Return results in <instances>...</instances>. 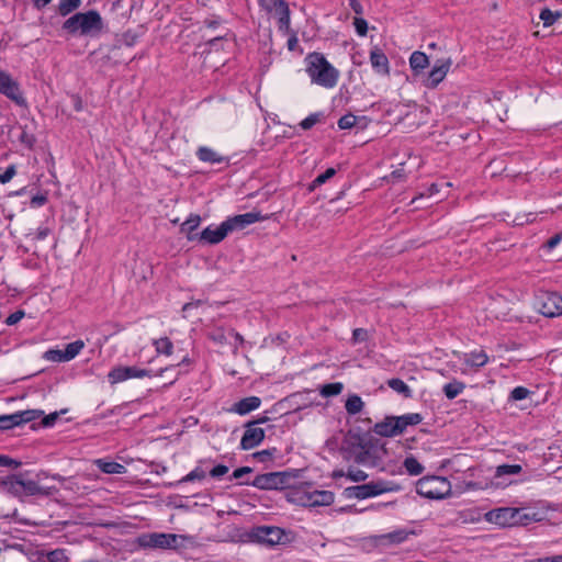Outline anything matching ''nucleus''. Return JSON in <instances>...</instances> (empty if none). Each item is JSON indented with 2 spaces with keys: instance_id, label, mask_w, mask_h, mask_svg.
I'll use <instances>...</instances> for the list:
<instances>
[{
  "instance_id": "obj_1",
  "label": "nucleus",
  "mask_w": 562,
  "mask_h": 562,
  "mask_svg": "<svg viewBox=\"0 0 562 562\" xmlns=\"http://www.w3.org/2000/svg\"><path fill=\"white\" fill-rule=\"evenodd\" d=\"M285 496L290 503L306 507L329 506L335 501V494L331 491L317 490L308 482L299 484L293 482Z\"/></svg>"
},
{
  "instance_id": "obj_2",
  "label": "nucleus",
  "mask_w": 562,
  "mask_h": 562,
  "mask_svg": "<svg viewBox=\"0 0 562 562\" xmlns=\"http://www.w3.org/2000/svg\"><path fill=\"white\" fill-rule=\"evenodd\" d=\"M304 61L306 64V72L313 83L325 88H333L336 86L339 72L322 53H310L305 57Z\"/></svg>"
},
{
  "instance_id": "obj_3",
  "label": "nucleus",
  "mask_w": 562,
  "mask_h": 562,
  "mask_svg": "<svg viewBox=\"0 0 562 562\" xmlns=\"http://www.w3.org/2000/svg\"><path fill=\"white\" fill-rule=\"evenodd\" d=\"M137 542L145 549L181 550L192 547L194 538L187 535L146 532L137 538Z\"/></svg>"
},
{
  "instance_id": "obj_4",
  "label": "nucleus",
  "mask_w": 562,
  "mask_h": 562,
  "mask_svg": "<svg viewBox=\"0 0 562 562\" xmlns=\"http://www.w3.org/2000/svg\"><path fill=\"white\" fill-rule=\"evenodd\" d=\"M102 29V18L100 13L94 10L85 13H76L63 24V30L69 34H79L82 36H95L101 33Z\"/></svg>"
},
{
  "instance_id": "obj_5",
  "label": "nucleus",
  "mask_w": 562,
  "mask_h": 562,
  "mask_svg": "<svg viewBox=\"0 0 562 562\" xmlns=\"http://www.w3.org/2000/svg\"><path fill=\"white\" fill-rule=\"evenodd\" d=\"M488 360V356L482 349H475L470 352L453 351L452 358L447 362V366L453 373L467 375L476 372Z\"/></svg>"
},
{
  "instance_id": "obj_6",
  "label": "nucleus",
  "mask_w": 562,
  "mask_h": 562,
  "mask_svg": "<svg viewBox=\"0 0 562 562\" xmlns=\"http://www.w3.org/2000/svg\"><path fill=\"white\" fill-rule=\"evenodd\" d=\"M416 492L427 498L442 499L451 494V483L443 476H424L416 483Z\"/></svg>"
},
{
  "instance_id": "obj_7",
  "label": "nucleus",
  "mask_w": 562,
  "mask_h": 562,
  "mask_svg": "<svg viewBox=\"0 0 562 562\" xmlns=\"http://www.w3.org/2000/svg\"><path fill=\"white\" fill-rule=\"evenodd\" d=\"M400 486L394 483H386L383 481L370 482L362 485L346 487L342 495L347 499L357 498L366 499L375 497L384 493L396 492Z\"/></svg>"
},
{
  "instance_id": "obj_8",
  "label": "nucleus",
  "mask_w": 562,
  "mask_h": 562,
  "mask_svg": "<svg viewBox=\"0 0 562 562\" xmlns=\"http://www.w3.org/2000/svg\"><path fill=\"white\" fill-rule=\"evenodd\" d=\"M295 479L292 472H270L257 475L252 485L260 490H288L290 491Z\"/></svg>"
},
{
  "instance_id": "obj_9",
  "label": "nucleus",
  "mask_w": 562,
  "mask_h": 562,
  "mask_svg": "<svg viewBox=\"0 0 562 562\" xmlns=\"http://www.w3.org/2000/svg\"><path fill=\"white\" fill-rule=\"evenodd\" d=\"M249 538L251 541L270 547L283 544L291 540L289 532L273 526L256 527L249 532Z\"/></svg>"
},
{
  "instance_id": "obj_10",
  "label": "nucleus",
  "mask_w": 562,
  "mask_h": 562,
  "mask_svg": "<svg viewBox=\"0 0 562 562\" xmlns=\"http://www.w3.org/2000/svg\"><path fill=\"white\" fill-rule=\"evenodd\" d=\"M535 306L547 317L560 316L562 315V296L554 292L540 293L536 299Z\"/></svg>"
},
{
  "instance_id": "obj_11",
  "label": "nucleus",
  "mask_w": 562,
  "mask_h": 562,
  "mask_svg": "<svg viewBox=\"0 0 562 562\" xmlns=\"http://www.w3.org/2000/svg\"><path fill=\"white\" fill-rule=\"evenodd\" d=\"M518 515V508L515 507H501L492 509L485 514L486 521L501 526L510 527L516 526V516Z\"/></svg>"
},
{
  "instance_id": "obj_12",
  "label": "nucleus",
  "mask_w": 562,
  "mask_h": 562,
  "mask_svg": "<svg viewBox=\"0 0 562 562\" xmlns=\"http://www.w3.org/2000/svg\"><path fill=\"white\" fill-rule=\"evenodd\" d=\"M150 371L146 369H142L138 367H124L119 366L114 367L108 378L111 383H121L131 379H143L145 376H149Z\"/></svg>"
},
{
  "instance_id": "obj_13",
  "label": "nucleus",
  "mask_w": 562,
  "mask_h": 562,
  "mask_svg": "<svg viewBox=\"0 0 562 562\" xmlns=\"http://www.w3.org/2000/svg\"><path fill=\"white\" fill-rule=\"evenodd\" d=\"M521 467L519 464H503L498 465L495 470L494 481L486 485V487L504 488L513 484L514 481L509 477L519 474Z\"/></svg>"
},
{
  "instance_id": "obj_14",
  "label": "nucleus",
  "mask_w": 562,
  "mask_h": 562,
  "mask_svg": "<svg viewBox=\"0 0 562 562\" xmlns=\"http://www.w3.org/2000/svg\"><path fill=\"white\" fill-rule=\"evenodd\" d=\"M267 216L261 215L259 212H249L245 214H239L235 216H231L226 218L224 222L228 229V233L244 229L245 227L266 220Z\"/></svg>"
},
{
  "instance_id": "obj_15",
  "label": "nucleus",
  "mask_w": 562,
  "mask_h": 562,
  "mask_svg": "<svg viewBox=\"0 0 562 562\" xmlns=\"http://www.w3.org/2000/svg\"><path fill=\"white\" fill-rule=\"evenodd\" d=\"M228 229L225 222L220 225H210L205 227L200 234L198 243L203 245H214L221 243L227 235Z\"/></svg>"
},
{
  "instance_id": "obj_16",
  "label": "nucleus",
  "mask_w": 562,
  "mask_h": 562,
  "mask_svg": "<svg viewBox=\"0 0 562 562\" xmlns=\"http://www.w3.org/2000/svg\"><path fill=\"white\" fill-rule=\"evenodd\" d=\"M0 92L14 101L16 104H21L23 102L19 83L3 70H0Z\"/></svg>"
},
{
  "instance_id": "obj_17",
  "label": "nucleus",
  "mask_w": 562,
  "mask_h": 562,
  "mask_svg": "<svg viewBox=\"0 0 562 562\" xmlns=\"http://www.w3.org/2000/svg\"><path fill=\"white\" fill-rule=\"evenodd\" d=\"M265 438V430L257 427L255 424H249L246 427L244 436L240 441L241 449L250 450L260 445Z\"/></svg>"
},
{
  "instance_id": "obj_18",
  "label": "nucleus",
  "mask_w": 562,
  "mask_h": 562,
  "mask_svg": "<svg viewBox=\"0 0 562 562\" xmlns=\"http://www.w3.org/2000/svg\"><path fill=\"white\" fill-rule=\"evenodd\" d=\"M451 65L450 59L438 60L437 64L429 71L427 78L425 79V86L428 88H435L446 77Z\"/></svg>"
},
{
  "instance_id": "obj_19",
  "label": "nucleus",
  "mask_w": 562,
  "mask_h": 562,
  "mask_svg": "<svg viewBox=\"0 0 562 562\" xmlns=\"http://www.w3.org/2000/svg\"><path fill=\"white\" fill-rule=\"evenodd\" d=\"M272 10H274L278 16L279 31L286 34L290 33V9L285 0H274L272 3Z\"/></svg>"
},
{
  "instance_id": "obj_20",
  "label": "nucleus",
  "mask_w": 562,
  "mask_h": 562,
  "mask_svg": "<svg viewBox=\"0 0 562 562\" xmlns=\"http://www.w3.org/2000/svg\"><path fill=\"white\" fill-rule=\"evenodd\" d=\"M370 61L373 70L382 76L390 75V63L387 56L379 47L374 46L370 52Z\"/></svg>"
},
{
  "instance_id": "obj_21",
  "label": "nucleus",
  "mask_w": 562,
  "mask_h": 562,
  "mask_svg": "<svg viewBox=\"0 0 562 562\" xmlns=\"http://www.w3.org/2000/svg\"><path fill=\"white\" fill-rule=\"evenodd\" d=\"M330 476L338 484H340L342 479L355 483L363 482L368 479V474L357 468H348L347 471H344L342 469H336L331 472Z\"/></svg>"
},
{
  "instance_id": "obj_22",
  "label": "nucleus",
  "mask_w": 562,
  "mask_h": 562,
  "mask_svg": "<svg viewBox=\"0 0 562 562\" xmlns=\"http://www.w3.org/2000/svg\"><path fill=\"white\" fill-rule=\"evenodd\" d=\"M395 429L398 435H402L408 426H416L423 422V416L419 413H408L401 416H391Z\"/></svg>"
},
{
  "instance_id": "obj_23",
  "label": "nucleus",
  "mask_w": 562,
  "mask_h": 562,
  "mask_svg": "<svg viewBox=\"0 0 562 562\" xmlns=\"http://www.w3.org/2000/svg\"><path fill=\"white\" fill-rule=\"evenodd\" d=\"M202 218L198 214H190L189 217L181 224L180 232L187 236L190 241H196L199 234L196 228L200 226Z\"/></svg>"
},
{
  "instance_id": "obj_24",
  "label": "nucleus",
  "mask_w": 562,
  "mask_h": 562,
  "mask_svg": "<svg viewBox=\"0 0 562 562\" xmlns=\"http://www.w3.org/2000/svg\"><path fill=\"white\" fill-rule=\"evenodd\" d=\"M260 398L257 396H249L246 398L240 400L239 402L235 403L232 412L238 414V415H246L255 409H257L260 406Z\"/></svg>"
},
{
  "instance_id": "obj_25",
  "label": "nucleus",
  "mask_w": 562,
  "mask_h": 562,
  "mask_svg": "<svg viewBox=\"0 0 562 562\" xmlns=\"http://www.w3.org/2000/svg\"><path fill=\"white\" fill-rule=\"evenodd\" d=\"M367 125H368V120L366 116L356 115L352 113H348V114L344 115L338 121V126L341 130H348V128H352V127L364 128Z\"/></svg>"
},
{
  "instance_id": "obj_26",
  "label": "nucleus",
  "mask_w": 562,
  "mask_h": 562,
  "mask_svg": "<svg viewBox=\"0 0 562 562\" xmlns=\"http://www.w3.org/2000/svg\"><path fill=\"white\" fill-rule=\"evenodd\" d=\"M2 485H10V490H15V486L22 487L29 495H34L38 492V485L33 481H22L14 476H10L8 480L1 481Z\"/></svg>"
},
{
  "instance_id": "obj_27",
  "label": "nucleus",
  "mask_w": 562,
  "mask_h": 562,
  "mask_svg": "<svg viewBox=\"0 0 562 562\" xmlns=\"http://www.w3.org/2000/svg\"><path fill=\"white\" fill-rule=\"evenodd\" d=\"M429 65L428 56L419 50L414 52L409 57V66L414 75L423 72Z\"/></svg>"
},
{
  "instance_id": "obj_28",
  "label": "nucleus",
  "mask_w": 562,
  "mask_h": 562,
  "mask_svg": "<svg viewBox=\"0 0 562 562\" xmlns=\"http://www.w3.org/2000/svg\"><path fill=\"white\" fill-rule=\"evenodd\" d=\"M196 156L201 161L209 164H221L225 160V158L220 153L206 146L199 147L196 150Z\"/></svg>"
},
{
  "instance_id": "obj_29",
  "label": "nucleus",
  "mask_w": 562,
  "mask_h": 562,
  "mask_svg": "<svg viewBox=\"0 0 562 562\" xmlns=\"http://www.w3.org/2000/svg\"><path fill=\"white\" fill-rule=\"evenodd\" d=\"M374 432L382 437L398 436L394 422L391 416L385 417L383 420L376 423L373 428Z\"/></svg>"
},
{
  "instance_id": "obj_30",
  "label": "nucleus",
  "mask_w": 562,
  "mask_h": 562,
  "mask_svg": "<svg viewBox=\"0 0 562 562\" xmlns=\"http://www.w3.org/2000/svg\"><path fill=\"white\" fill-rule=\"evenodd\" d=\"M132 10V4L128 0H114L111 7V13L115 15L117 20L127 19Z\"/></svg>"
},
{
  "instance_id": "obj_31",
  "label": "nucleus",
  "mask_w": 562,
  "mask_h": 562,
  "mask_svg": "<svg viewBox=\"0 0 562 562\" xmlns=\"http://www.w3.org/2000/svg\"><path fill=\"white\" fill-rule=\"evenodd\" d=\"M542 514L536 510L518 508V515L516 516L517 525H528L533 521H540Z\"/></svg>"
},
{
  "instance_id": "obj_32",
  "label": "nucleus",
  "mask_w": 562,
  "mask_h": 562,
  "mask_svg": "<svg viewBox=\"0 0 562 562\" xmlns=\"http://www.w3.org/2000/svg\"><path fill=\"white\" fill-rule=\"evenodd\" d=\"M465 389V384L458 380H452L443 386V393L449 400L459 396Z\"/></svg>"
},
{
  "instance_id": "obj_33",
  "label": "nucleus",
  "mask_w": 562,
  "mask_h": 562,
  "mask_svg": "<svg viewBox=\"0 0 562 562\" xmlns=\"http://www.w3.org/2000/svg\"><path fill=\"white\" fill-rule=\"evenodd\" d=\"M83 347H85V344L82 340H76L70 344H67L66 347L63 349L64 356H65L64 358L67 361L72 360L80 353V351L83 349Z\"/></svg>"
},
{
  "instance_id": "obj_34",
  "label": "nucleus",
  "mask_w": 562,
  "mask_h": 562,
  "mask_svg": "<svg viewBox=\"0 0 562 562\" xmlns=\"http://www.w3.org/2000/svg\"><path fill=\"white\" fill-rule=\"evenodd\" d=\"M561 16H562V12L552 11L549 8H543L540 11V15H539L544 27H549V26L553 25L557 22V20Z\"/></svg>"
},
{
  "instance_id": "obj_35",
  "label": "nucleus",
  "mask_w": 562,
  "mask_h": 562,
  "mask_svg": "<svg viewBox=\"0 0 562 562\" xmlns=\"http://www.w3.org/2000/svg\"><path fill=\"white\" fill-rule=\"evenodd\" d=\"M363 405H364V403L360 396L351 395L346 401V411L349 414L355 415L362 411Z\"/></svg>"
},
{
  "instance_id": "obj_36",
  "label": "nucleus",
  "mask_w": 562,
  "mask_h": 562,
  "mask_svg": "<svg viewBox=\"0 0 562 562\" xmlns=\"http://www.w3.org/2000/svg\"><path fill=\"white\" fill-rule=\"evenodd\" d=\"M81 4V0H59L58 12L60 15L66 16Z\"/></svg>"
},
{
  "instance_id": "obj_37",
  "label": "nucleus",
  "mask_w": 562,
  "mask_h": 562,
  "mask_svg": "<svg viewBox=\"0 0 562 562\" xmlns=\"http://www.w3.org/2000/svg\"><path fill=\"white\" fill-rule=\"evenodd\" d=\"M344 389L342 383L335 382V383H328L321 387V394L325 397L335 396L341 393Z\"/></svg>"
},
{
  "instance_id": "obj_38",
  "label": "nucleus",
  "mask_w": 562,
  "mask_h": 562,
  "mask_svg": "<svg viewBox=\"0 0 562 562\" xmlns=\"http://www.w3.org/2000/svg\"><path fill=\"white\" fill-rule=\"evenodd\" d=\"M374 438L370 434L358 436V445L362 454H370Z\"/></svg>"
},
{
  "instance_id": "obj_39",
  "label": "nucleus",
  "mask_w": 562,
  "mask_h": 562,
  "mask_svg": "<svg viewBox=\"0 0 562 562\" xmlns=\"http://www.w3.org/2000/svg\"><path fill=\"white\" fill-rule=\"evenodd\" d=\"M404 467L411 475H418L424 471L423 465L414 457L406 458Z\"/></svg>"
},
{
  "instance_id": "obj_40",
  "label": "nucleus",
  "mask_w": 562,
  "mask_h": 562,
  "mask_svg": "<svg viewBox=\"0 0 562 562\" xmlns=\"http://www.w3.org/2000/svg\"><path fill=\"white\" fill-rule=\"evenodd\" d=\"M21 419H18L14 414L10 415H0V430H8L12 429L13 427L18 426V423Z\"/></svg>"
},
{
  "instance_id": "obj_41",
  "label": "nucleus",
  "mask_w": 562,
  "mask_h": 562,
  "mask_svg": "<svg viewBox=\"0 0 562 562\" xmlns=\"http://www.w3.org/2000/svg\"><path fill=\"white\" fill-rule=\"evenodd\" d=\"M64 357L63 349H48L44 353V359L52 362H67Z\"/></svg>"
},
{
  "instance_id": "obj_42",
  "label": "nucleus",
  "mask_w": 562,
  "mask_h": 562,
  "mask_svg": "<svg viewBox=\"0 0 562 562\" xmlns=\"http://www.w3.org/2000/svg\"><path fill=\"white\" fill-rule=\"evenodd\" d=\"M389 386L397 393L404 394L406 396L409 395V387L405 384L404 381L400 379H391L387 382Z\"/></svg>"
},
{
  "instance_id": "obj_43",
  "label": "nucleus",
  "mask_w": 562,
  "mask_h": 562,
  "mask_svg": "<svg viewBox=\"0 0 562 562\" xmlns=\"http://www.w3.org/2000/svg\"><path fill=\"white\" fill-rule=\"evenodd\" d=\"M155 347L158 353L170 355L172 350V344L168 338H159L155 340Z\"/></svg>"
},
{
  "instance_id": "obj_44",
  "label": "nucleus",
  "mask_w": 562,
  "mask_h": 562,
  "mask_svg": "<svg viewBox=\"0 0 562 562\" xmlns=\"http://www.w3.org/2000/svg\"><path fill=\"white\" fill-rule=\"evenodd\" d=\"M47 562H68V557L64 549H56L47 553Z\"/></svg>"
},
{
  "instance_id": "obj_45",
  "label": "nucleus",
  "mask_w": 562,
  "mask_h": 562,
  "mask_svg": "<svg viewBox=\"0 0 562 562\" xmlns=\"http://www.w3.org/2000/svg\"><path fill=\"white\" fill-rule=\"evenodd\" d=\"M336 173V170L334 168H328L324 173L317 176L315 180L313 181L311 189H315L316 187H319L324 184L327 180H329L331 177H334Z\"/></svg>"
},
{
  "instance_id": "obj_46",
  "label": "nucleus",
  "mask_w": 562,
  "mask_h": 562,
  "mask_svg": "<svg viewBox=\"0 0 562 562\" xmlns=\"http://www.w3.org/2000/svg\"><path fill=\"white\" fill-rule=\"evenodd\" d=\"M353 25H355L356 32L359 36L367 35L368 29H369L367 20H364L363 18H360V16H356L353 19Z\"/></svg>"
},
{
  "instance_id": "obj_47",
  "label": "nucleus",
  "mask_w": 562,
  "mask_h": 562,
  "mask_svg": "<svg viewBox=\"0 0 562 562\" xmlns=\"http://www.w3.org/2000/svg\"><path fill=\"white\" fill-rule=\"evenodd\" d=\"M14 416H16L18 419H21L18 423V426L26 424V423H29L31 420H34L36 418L35 411H21V412H16V413H14Z\"/></svg>"
},
{
  "instance_id": "obj_48",
  "label": "nucleus",
  "mask_w": 562,
  "mask_h": 562,
  "mask_svg": "<svg viewBox=\"0 0 562 562\" xmlns=\"http://www.w3.org/2000/svg\"><path fill=\"white\" fill-rule=\"evenodd\" d=\"M21 465V462L10 458L9 456L0 454V467H7L16 469Z\"/></svg>"
},
{
  "instance_id": "obj_49",
  "label": "nucleus",
  "mask_w": 562,
  "mask_h": 562,
  "mask_svg": "<svg viewBox=\"0 0 562 562\" xmlns=\"http://www.w3.org/2000/svg\"><path fill=\"white\" fill-rule=\"evenodd\" d=\"M529 395V391L526 387L517 386L512 391L510 397L514 401L525 400Z\"/></svg>"
},
{
  "instance_id": "obj_50",
  "label": "nucleus",
  "mask_w": 562,
  "mask_h": 562,
  "mask_svg": "<svg viewBox=\"0 0 562 562\" xmlns=\"http://www.w3.org/2000/svg\"><path fill=\"white\" fill-rule=\"evenodd\" d=\"M25 316V313L23 310H18L14 313L10 314L7 319L5 324L9 326L18 324L23 317Z\"/></svg>"
},
{
  "instance_id": "obj_51",
  "label": "nucleus",
  "mask_w": 562,
  "mask_h": 562,
  "mask_svg": "<svg viewBox=\"0 0 562 562\" xmlns=\"http://www.w3.org/2000/svg\"><path fill=\"white\" fill-rule=\"evenodd\" d=\"M15 166L10 165L3 173H0V183H8L15 176Z\"/></svg>"
},
{
  "instance_id": "obj_52",
  "label": "nucleus",
  "mask_w": 562,
  "mask_h": 562,
  "mask_svg": "<svg viewBox=\"0 0 562 562\" xmlns=\"http://www.w3.org/2000/svg\"><path fill=\"white\" fill-rule=\"evenodd\" d=\"M204 472L201 470H193L189 474H187L180 482H191L195 480H202L204 479Z\"/></svg>"
},
{
  "instance_id": "obj_53",
  "label": "nucleus",
  "mask_w": 562,
  "mask_h": 562,
  "mask_svg": "<svg viewBox=\"0 0 562 562\" xmlns=\"http://www.w3.org/2000/svg\"><path fill=\"white\" fill-rule=\"evenodd\" d=\"M318 120H319V115L318 114H312L308 117L304 119L300 123V125L302 126L303 130H308L312 126H314L318 122Z\"/></svg>"
},
{
  "instance_id": "obj_54",
  "label": "nucleus",
  "mask_w": 562,
  "mask_h": 562,
  "mask_svg": "<svg viewBox=\"0 0 562 562\" xmlns=\"http://www.w3.org/2000/svg\"><path fill=\"white\" fill-rule=\"evenodd\" d=\"M50 231L47 227H38L35 233L33 234V239L36 241H41L47 238Z\"/></svg>"
},
{
  "instance_id": "obj_55",
  "label": "nucleus",
  "mask_w": 562,
  "mask_h": 562,
  "mask_svg": "<svg viewBox=\"0 0 562 562\" xmlns=\"http://www.w3.org/2000/svg\"><path fill=\"white\" fill-rule=\"evenodd\" d=\"M137 37L138 36L135 33H131L128 31L122 35V41L126 46L131 47L136 43Z\"/></svg>"
},
{
  "instance_id": "obj_56",
  "label": "nucleus",
  "mask_w": 562,
  "mask_h": 562,
  "mask_svg": "<svg viewBox=\"0 0 562 562\" xmlns=\"http://www.w3.org/2000/svg\"><path fill=\"white\" fill-rule=\"evenodd\" d=\"M124 472V467L116 462H108V474L115 473L120 474Z\"/></svg>"
},
{
  "instance_id": "obj_57",
  "label": "nucleus",
  "mask_w": 562,
  "mask_h": 562,
  "mask_svg": "<svg viewBox=\"0 0 562 562\" xmlns=\"http://www.w3.org/2000/svg\"><path fill=\"white\" fill-rule=\"evenodd\" d=\"M349 7L357 15L363 14V7L359 0H349Z\"/></svg>"
},
{
  "instance_id": "obj_58",
  "label": "nucleus",
  "mask_w": 562,
  "mask_h": 562,
  "mask_svg": "<svg viewBox=\"0 0 562 562\" xmlns=\"http://www.w3.org/2000/svg\"><path fill=\"white\" fill-rule=\"evenodd\" d=\"M290 33H291V36L288 38V43H286V46H288V49L293 52L296 46H297V37H296V34L290 29Z\"/></svg>"
},
{
  "instance_id": "obj_59",
  "label": "nucleus",
  "mask_w": 562,
  "mask_h": 562,
  "mask_svg": "<svg viewBox=\"0 0 562 562\" xmlns=\"http://www.w3.org/2000/svg\"><path fill=\"white\" fill-rule=\"evenodd\" d=\"M47 202V198L45 195H34L31 199V205L34 207H38L44 205Z\"/></svg>"
},
{
  "instance_id": "obj_60",
  "label": "nucleus",
  "mask_w": 562,
  "mask_h": 562,
  "mask_svg": "<svg viewBox=\"0 0 562 562\" xmlns=\"http://www.w3.org/2000/svg\"><path fill=\"white\" fill-rule=\"evenodd\" d=\"M210 337L220 344H223L226 340V336L222 329L216 330L215 333L210 334Z\"/></svg>"
},
{
  "instance_id": "obj_61",
  "label": "nucleus",
  "mask_w": 562,
  "mask_h": 562,
  "mask_svg": "<svg viewBox=\"0 0 562 562\" xmlns=\"http://www.w3.org/2000/svg\"><path fill=\"white\" fill-rule=\"evenodd\" d=\"M228 472V468L225 465H216L212 469L211 475L212 476H222Z\"/></svg>"
},
{
  "instance_id": "obj_62",
  "label": "nucleus",
  "mask_w": 562,
  "mask_h": 562,
  "mask_svg": "<svg viewBox=\"0 0 562 562\" xmlns=\"http://www.w3.org/2000/svg\"><path fill=\"white\" fill-rule=\"evenodd\" d=\"M561 240H562V233L557 234L555 236H553L552 238H550V239L548 240V244H547V245H548V247H549L550 249H552V248L557 247Z\"/></svg>"
},
{
  "instance_id": "obj_63",
  "label": "nucleus",
  "mask_w": 562,
  "mask_h": 562,
  "mask_svg": "<svg viewBox=\"0 0 562 562\" xmlns=\"http://www.w3.org/2000/svg\"><path fill=\"white\" fill-rule=\"evenodd\" d=\"M274 0H258L259 5L267 12L272 11V3Z\"/></svg>"
},
{
  "instance_id": "obj_64",
  "label": "nucleus",
  "mask_w": 562,
  "mask_h": 562,
  "mask_svg": "<svg viewBox=\"0 0 562 562\" xmlns=\"http://www.w3.org/2000/svg\"><path fill=\"white\" fill-rule=\"evenodd\" d=\"M538 562H562V555H555V557L540 559Z\"/></svg>"
}]
</instances>
